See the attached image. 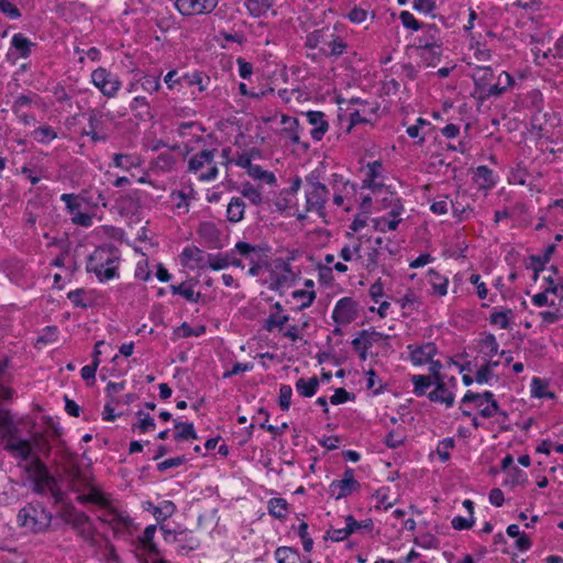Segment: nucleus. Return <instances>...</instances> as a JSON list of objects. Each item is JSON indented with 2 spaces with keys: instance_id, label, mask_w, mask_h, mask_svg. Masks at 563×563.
Instances as JSON below:
<instances>
[{
  "instance_id": "f257e3e1",
  "label": "nucleus",
  "mask_w": 563,
  "mask_h": 563,
  "mask_svg": "<svg viewBox=\"0 0 563 563\" xmlns=\"http://www.w3.org/2000/svg\"><path fill=\"white\" fill-rule=\"evenodd\" d=\"M77 500L80 504H95L100 507V515L98 519L109 526L115 536L130 532L133 526V521L129 515L120 511L113 504L110 495L101 492L95 486L88 487L87 494H79Z\"/></svg>"
},
{
  "instance_id": "f03ea898",
  "label": "nucleus",
  "mask_w": 563,
  "mask_h": 563,
  "mask_svg": "<svg viewBox=\"0 0 563 563\" xmlns=\"http://www.w3.org/2000/svg\"><path fill=\"white\" fill-rule=\"evenodd\" d=\"M121 253L112 244H103L95 249L87 262V272L93 273L101 283L119 278Z\"/></svg>"
},
{
  "instance_id": "7ed1b4c3",
  "label": "nucleus",
  "mask_w": 563,
  "mask_h": 563,
  "mask_svg": "<svg viewBox=\"0 0 563 563\" xmlns=\"http://www.w3.org/2000/svg\"><path fill=\"white\" fill-rule=\"evenodd\" d=\"M305 46L311 49L318 48L325 57L338 58L342 56L347 44L338 35L335 29L329 26L314 30L306 36Z\"/></svg>"
},
{
  "instance_id": "20e7f679",
  "label": "nucleus",
  "mask_w": 563,
  "mask_h": 563,
  "mask_svg": "<svg viewBox=\"0 0 563 563\" xmlns=\"http://www.w3.org/2000/svg\"><path fill=\"white\" fill-rule=\"evenodd\" d=\"M52 521L53 514L40 501L26 504L16 515L18 526L34 534L47 532Z\"/></svg>"
},
{
  "instance_id": "39448f33",
  "label": "nucleus",
  "mask_w": 563,
  "mask_h": 563,
  "mask_svg": "<svg viewBox=\"0 0 563 563\" xmlns=\"http://www.w3.org/2000/svg\"><path fill=\"white\" fill-rule=\"evenodd\" d=\"M329 194V189L319 180V175L316 172L306 176L305 197L307 212H316L320 217H324Z\"/></svg>"
},
{
  "instance_id": "423d86ee",
  "label": "nucleus",
  "mask_w": 563,
  "mask_h": 563,
  "mask_svg": "<svg viewBox=\"0 0 563 563\" xmlns=\"http://www.w3.org/2000/svg\"><path fill=\"white\" fill-rule=\"evenodd\" d=\"M217 150H201L188 159V173L196 175L200 181L216 180L219 168L214 161Z\"/></svg>"
},
{
  "instance_id": "0eeeda50",
  "label": "nucleus",
  "mask_w": 563,
  "mask_h": 563,
  "mask_svg": "<svg viewBox=\"0 0 563 563\" xmlns=\"http://www.w3.org/2000/svg\"><path fill=\"white\" fill-rule=\"evenodd\" d=\"M0 426L7 429L3 433L5 439L4 450L13 454L21 461L32 460L36 457L33 453V444L30 440L22 439L19 435V430L12 426L7 418H0Z\"/></svg>"
},
{
  "instance_id": "6e6552de",
  "label": "nucleus",
  "mask_w": 563,
  "mask_h": 563,
  "mask_svg": "<svg viewBox=\"0 0 563 563\" xmlns=\"http://www.w3.org/2000/svg\"><path fill=\"white\" fill-rule=\"evenodd\" d=\"M421 30L422 35L416 38V47L421 51L420 56L424 58L429 54L439 57L442 47L440 29L435 24H424Z\"/></svg>"
},
{
  "instance_id": "1a4fd4ad",
  "label": "nucleus",
  "mask_w": 563,
  "mask_h": 563,
  "mask_svg": "<svg viewBox=\"0 0 563 563\" xmlns=\"http://www.w3.org/2000/svg\"><path fill=\"white\" fill-rule=\"evenodd\" d=\"M90 81L107 98H114L122 86L118 75L104 67L96 68L90 75Z\"/></svg>"
},
{
  "instance_id": "9d476101",
  "label": "nucleus",
  "mask_w": 563,
  "mask_h": 563,
  "mask_svg": "<svg viewBox=\"0 0 563 563\" xmlns=\"http://www.w3.org/2000/svg\"><path fill=\"white\" fill-rule=\"evenodd\" d=\"M174 132L181 139V144L187 153L197 150L198 145L205 140V129L197 122L179 123Z\"/></svg>"
},
{
  "instance_id": "9b49d317",
  "label": "nucleus",
  "mask_w": 563,
  "mask_h": 563,
  "mask_svg": "<svg viewBox=\"0 0 563 563\" xmlns=\"http://www.w3.org/2000/svg\"><path fill=\"white\" fill-rule=\"evenodd\" d=\"M295 279L291 265L284 258H275L269 266V288L277 290Z\"/></svg>"
},
{
  "instance_id": "f8f14e48",
  "label": "nucleus",
  "mask_w": 563,
  "mask_h": 563,
  "mask_svg": "<svg viewBox=\"0 0 563 563\" xmlns=\"http://www.w3.org/2000/svg\"><path fill=\"white\" fill-rule=\"evenodd\" d=\"M361 489V484L354 477V470L346 468L341 479H334L329 485L330 497L339 500L346 498Z\"/></svg>"
},
{
  "instance_id": "ddd939ff",
  "label": "nucleus",
  "mask_w": 563,
  "mask_h": 563,
  "mask_svg": "<svg viewBox=\"0 0 563 563\" xmlns=\"http://www.w3.org/2000/svg\"><path fill=\"white\" fill-rule=\"evenodd\" d=\"M358 314V303L351 297L339 299L332 311V319L335 323L346 325L353 322Z\"/></svg>"
},
{
  "instance_id": "4468645a",
  "label": "nucleus",
  "mask_w": 563,
  "mask_h": 563,
  "mask_svg": "<svg viewBox=\"0 0 563 563\" xmlns=\"http://www.w3.org/2000/svg\"><path fill=\"white\" fill-rule=\"evenodd\" d=\"M219 0H176L175 8L183 15H200L211 13Z\"/></svg>"
},
{
  "instance_id": "2eb2a0df",
  "label": "nucleus",
  "mask_w": 563,
  "mask_h": 563,
  "mask_svg": "<svg viewBox=\"0 0 563 563\" xmlns=\"http://www.w3.org/2000/svg\"><path fill=\"white\" fill-rule=\"evenodd\" d=\"M347 242L343 244L339 252V256L344 262H356L363 258L362 250L364 249L365 243H372V239L366 235H351L347 234Z\"/></svg>"
},
{
  "instance_id": "dca6fc26",
  "label": "nucleus",
  "mask_w": 563,
  "mask_h": 563,
  "mask_svg": "<svg viewBox=\"0 0 563 563\" xmlns=\"http://www.w3.org/2000/svg\"><path fill=\"white\" fill-rule=\"evenodd\" d=\"M35 475L33 478V492L38 495H46L56 484L57 479L49 474L45 464L40 457L34 459Z\"/></svg>"
},
{
  "instance_id": "f3484780",
  "label": "nucleus",
  "mask_w": 563,
  "mask_h": 563,
  "mask_svg": "<svg viewBox=\"0 0 563 563\" xmlns=\"http://www.w3.org/2000/svg\"><path fill=\"white\" fill-rule=\"evenodd\" d=\"M407 350L409 352V360L415 366L427 364L438 353V349L432 342L421 345L409 344Z\"/></svg>"
},
{
  "instance_id": "a211bd4d",
  "label": "nucleus",
  "mask_w": 563,
  "mask_h": 563,
  "mask_svg": "<svg viewBox=\"0 0 563 563\" xmlns=\"http://www.w3.org/2000/svg\"><path fill=\"white\" fill-rule=\"evenodd\" d=\"M70 526L85 541L91 544L95 543L96 529L89 516H87L85 512L78 510L74 515V519Z\"/></svg>"
},
{
  "instance_id": "6ab92c4d",
  "label": "nucleus",
  "mask_w": 563,
  "mask_h": 563,
  "mask_svg": "<svg viewBox=\"0 0 563 563\" xmlns=\"http://www.w3.org/2000/svg\"><path fill=\"white\" fill-rule=\"evenodd\" d=\"M383 338L386 339L388 335H384L376 331L362 330L358 332L357 336L353 339L352 345L357 352H360L361 358L365 360L367 357L368 350L375 342Z\"/></svg>"
},
{
  "instance_id": "aec40b11",
  "label": "nucleus",
  "mask_w": 563,
  "mask_h": 563,
  "mask_svg": "<svg viewBox=\"0 0 563 563\" xmlns=\"http://www.w3.org/2000/svg\"><path fill=\"white\" fill-rule=\"evenodd\" d=\"M402 212L404 206L397 200V203L393 206L391 210L387 214L382 216L375 220V229L384 233L397 230L399 223L401 222L399 216Z\"/></svg>"
},
{
  "instance_id": "412c9836",
  "label": "nucleus",
  "mask_w": 563,
  "mask_h": 563,
  "mask_svg": "<svg viewBox=\"0 0 563 563\" xmlns=\"http://www.w3.org/2000/svg\"><path fill=\"white\" fill-rule=\"evenodd\" d=\"M198 234L200 239L207 244L210 249H221V231L214 222L205 221L201 222L198 227Z\"/></svg>"
},
{
  "instance_id": "4be33fe9",
  "label": "nucleus",
  "mask_w": 563,
  "mask_h": 563,
  "mask_svg": "<svg viewBox=\"0 0 563 563\" xmlns=\"http://www.w3.org/2000/svg\"><path fill=\"white\" fill-rule=\"evenodd\" d=\"M558 301L563 302V286H549L531 298V302L537 307H554Z\"/></svg>"
},
{
  "instance_id": "5701e85b",
  "label": "nucleus",
  "mask_w": 563,
  "mask_h": 563,
  "mask_svg": "<svg viewBox=\"0 0 563 563\" xmlns=\"http://www.w3.org/2000/svg\"><path fill=\"white\" fill-rule=\"evenodd\" d=\"M305 117L312 126L310 131L311 137L317 142L321 141L329 130V123L325 120L324 113L321 111H308L305 113Z\"/></svg>"
},
{
  "instance_id": "b1692460",
  "label": "nucleus",
  "mask_w": 563,
  "mask_h": 563,
  "mask_svg": "<svg viewBox=\"0 0 563 563\" xmlns=\"http://www.w3.org/2000/svg\"><path fill=\"white\" fill-rule=\"evenodd\" d=\"M5 272L10 280L18 286H27L29 269L21 261L14 260L8 263Z\"/></svg>"
},
{
  "instance_id": "393cba45",
  "label": "nucleus",
  "mask_w": 563,
  "mask_h": 563,
  "mask_svg": "<svg viewBox=\"0 0 563 563\" xmlns=\"http://www.w3.org/2000/svg\"><path fill=\"white\" fill-rule=\"evenodd\" d=\"M280 124L283 125V128L279 131V134L288 139L291 144H299V120L295 117L283 114L280 118Z\"/></svg>"
},
{
  "instance_id": "a878e982",
  "label": "nucleus",
  "mask_w": 563,
  "mask_h": 563,
  "mask_svg": "<svg viewBox=\"0 0 563 563\" xmlns=\"http://www.w3.org/2000/svg\"><path fill=\"white\" fill-rule=\"evenodd\" d=\"M435 388L428 394V398L434 402L444 404L448 408L454 404V394L449 390L443 380L434 382Z\"/></svg>"
},
{
  "instance_id": "bb28decb",
  "label": "nucleus",
  "mask_w": 563,
  "mask_h": 563,
  "mask_svg": "<svg viewBox=\"0 0 563 563\" xmlns=\"http://www.w3.org/2000/svg\"><path fill=\"white\" fill-rule=\"evenodd\" d=\"M473 179L482 189H492L497 184V176L485 165L475 168Z\"/></svg>"
},
{
  "instance_id": "cd10ccee",
  "label": "nucleus",
  "mask_w": 563,
  "mask_h": 563,
  "mask_svg": "<svg viewBox=\"0 0 563 563\" xmlns=\"http://www.w3.org/2000/svg\"><path fill=\"white\" fill-rule=\"evenodd\" d=\"M174 540L178 543V553L183 555L189 554L200 545L199 539L185 530L179 531V537H174Z\"/></svg>"
},
{
  "instance_id": "c85d7f7f",
  "label": "nucleus",
  "mask_w": 563,
  "mask_h": 563,
  "mask_svg": "<svg viewBox=\"0 0 563 563\" xmlns=\"http://www.w3.org/2000/svg\"><path fill=\"white\" fill-rule=\"evenodd\" d=\"M156 526L150 525L145 528L143 533L139 537V541L144 549V551L147 552L150 555L157 556L159 554V549L157 544L154 542V537L156 533Z\"/></svg>"
},
{
  "instance_id": "c756f323",
  "label": "nucleus",
  "mask_w": 563,
  "mask_h": 563,
  "mask_svg": "<svg viewBox=\"0 0 563 563\" xmlns=\"http://www.w3.org/2000/svg\"><path fill=\"white\" fill-rule=\"evenodd\" d=\"M245 213V202L242 197H232L227 207V219L232 223L243 220Z\"/></svg>"
},
{
  "instance_id": "7c9ffc66",
  "label": "nucleus",
  "mask_w": 563,
  "mask_h": 563,
  "mask_svg": "<svg viewBox=\"0 0 563 563\" xmlns=\"http://www.w3.org/2000/svg\"><path fill=\"white\" fill-rule=\"evenodd\" d=\"M141 164V158L133 154L117 153L112 157V166L126 172L131 170L132 168L140 167Z\"/></svg>"
},
{
  "instance_id": "2f4dec72",
  "label": "nucleus",
  "mask_w": 563,
  "mask_h": 563,
  "mask_svg": "<svg viewBox=\"0 0 563 563\" xmlns=\"http://www.w3.org/2000/svg\"><path fill=\"white\" fill-rule=\"evenodd\" d=\"M494 74L489 66H478L473 71V79L476 91L481 95L484 89L489 85Z\"/></svg>"
},
{
  "instance_id": "473e14b6",
  "label": "nucleus",
  "mask_w": 563,
  "mask_h": 563,
  "mask_svg": "<svg viewBox=\"0 0 563 563\" xmlns=\"http://www.w3.org/2000/svg\"><path fill=\"white\" fill-rule=\"evenodd\" d=\"M428 282L432 287L433 294L445 296L448 292L449 279L434 269L428 271Z\"/></svg>"
},
{
  "instance_id": "72a5a7b5",
  "label": "nucleus",
  "mask_w": 563,
  "mask_h": 563,
  "mask_svg": "<svg viewBox=\"0 0 563 563\" xmlns=\"http://www.w3.org/2000/svg\"><path fill=\"white\" fill-rule=\"evenodd\" d=\"M175 434L174 438L176 441H186V440H196L197 432L194 428V423L180 422L178 420H174Z\"/></svg>"
},
{
  "instance_id": "f704fd0d",
  "label": "nucleus",
  "mask_w": 563,
  "mask_h": 563,
  "mask_svg": "<svg viewBox=\"0 0 563 563\" xmlns=\"http://www.w3.org/2000/svg\"><path fill=\"white\" fill-rule=\"evenodd\" d=\"M150 506L153 507V516L157 522H163L167 520L176 511V506L170 500H163L158 504V506H153L150 503Z\"/></svg>"
},
{
  "instance_id": "c9c22d12",
  "label": "nucleus",
  "mask_w": 563,
  "mask_h": 563,
  "mask_svg": "<svg viewBox=\"0 0 563 563\" xmlns=\"http://www.w3.org/2000/svg\"><path fill=\"white\" fill-rule=\"evenodd\" d=\"M549 310H543L538 313L542 324L550 325L563 319V306L558 301L554 307H549Z\"/></svg>"
},
{
  "instance_id": "e433bc0d",
  "label": "nucleus",
  "mask_w": 563,
  "mask_h": 563,
  "mask_svg": "<svg viewBox=\"0 0 563 563\" xmlns=\"http://www.w3.org/2000/svg\"><path fill=\"white\" fill-rule=\"evenodd\" d=\"M18 486L16 482L10 481L9 485L0 492V507L9 506L20 500Z\"/></svg>"
},
{
  "instance_id": "4c0bfd02",
  "label": "nucleus",
  "mask_w": 563,
  "mask_h": 563,
  "mask_svg": "<svg viewBox=\"0 0 563 563\" xmlns=\"http://www.w3.org/2000/svg\"><path fill=\"white\" fill-rule=\"evenodd\" d=\"M295 387L300 396L312 397L319 388V380L317 377H311L309 379L299 378L296 382Z\"/></svg>"
},
{
  "instance_id": "58836bf2",
  "label": "nucleus",
  "mask_w": 563,
  "mask_h": 563,
  "mask_svg": "<svg viewBox=\"0 0 563 563\" xmlns=\"http://www.w3.org/2000/svg\"><path fill=\"white\" fill-rule=\"evenodd\" d=\"M267 510L274 518L284 519L288 511V503L280 497L271 498L267 503Z\"/></svg>"
},
{
  "instance_id": "ea45409f",
  "label": "nucleus",
  "mask_w": 563,
  "mask_h": 563,
  "mask_svg": "<svg viewBox=\"0 0 563 563\" xmlns=\"http://www.w3.org/2000/svg\"><path fill=\"white\" fill-rule=\"evenodd\" d=\"M275 3V0H245V7L253 16H262Z\"/></svg>"
},
{
  "instance_id": "a19ab883",
  "label": "nucleus",
  "mask_w": 563,
  "mask_h": 563,
  "mask_svg": "<svg viewBox=\"0 0 563 563\" xmlns=\"http://www.w3.org/2000/svg\"><path fill=\"white\" fill-rule=\"evenodd\" d=\"M11 45L18 51L20 57L26 58L30 56L31 47L34 46V43L23 34L16 33L12 36Z\"/></svg>"
},
{
  "instance_id": "79ce46f5",
  "label": "nucleus",
  "mask_w": 563,
  "mask_h": 563,
  "mask_svg": "<svg viewBox=\"0 0 563 563\" xmlns=\"http://www.w3.org/2000/svg\"><path fill=\"white\" fill-rule=\"evenodd\" d=\"M67 298L75 307L87 309L92 305L91 296L82 288L71 290L67 294Z\"/></svg>"
},
{
  "instance_id": "37998d69",
  "label": "nucleus",
  "mask_w": 563,
  "mask_h": 563,
  "mask_svg": "<svg viewBox=\"0 0 563 563\" xmlns=\"http://www.w3.org/2000/svg\"><path fill=\"white\" fill-rule=\"evenodd\" d=\"M481 352L486 356H494L498 353L499 344L497 342L496 336L493 333H484L483 338L479 341Z\"/></svg>"
},
{
  "instance_id": "c03bdc74",
  "label": "nucleus",
  "mask_w": 563,
  "mask_h": 563,
  "mask_svg": "<svg viewBox=\"0 0 563 563\" xmlns=\"http://www.w3.org/2000/svg\"><path fill=\"white\" fill-rule=\"evenodd\" d=\"M484 401L492 402L496 401L494 398V394L489 390L484 391L483 394L473 393L467 390L462 398L463 404L474 402L476 407H483Z\"/></svg>"
},
{
  "instance_id": "a18cd8bd",
  "label": "nucleus",
  "mask_w": 563,
  "mask_h": 563,
  "mask_svg": "<svg viewBox=\"0 0 563 563\" xmlns=\"http://www.w3.org/2000/svg\"><path fill=\"white\" fill-rule=\"evenodd\" d=\"M230 265V261L227 256L218 255V254H207L206 258L203 257L202 264L200 267L208 266L213 271H221L227 268Z\"/></svg>"
},
{
  "instance_id": "49530a36",
  "label": "nucleus",
  "mask_w": 563,
  "mask_h": 563,
  "mask_svg": "<svg viewBox=\"0 0 563 563\" xmlns=\"http://www.w3.org/2000/svg\"><path fill=\"white\" fill-rule=\"evenodd\" d=\"M274 555L277 563H297L299 559L298 551L289 547H278Z\"/></svg>"
},
{
  "instance_id": "de8ad7c7",
  "label": "nucleus",
  "mask_w": 563,
  "mask_h": 563,
  "mask_svg": "<svg viewBox=\"0 0 563 563\" xmlns=\"http://www.w3.org/2000/svg\"><path fill=\"white\" fill-rule=\"evenodd\" d=\"M130 109L135 113V117H137L139 119H145L151 114L147 99L143 96H137L133 98V100L130 103Z\"/></svg>"
},
{
  "instance_id": "09e8293b",
  "label": "nucleus",
  "mask_w": 563,
  "mask_h": 563,
  "mask_svg": "<svg viewBox=\"0 0 563 563\" xmlns=\"http://www.w3.org/2000/svg\"><path fill=\"white\" fill-rule=\"evenodd\" d=\"M512 311L510 309L504 311H495L489 316V322L493 325L498 327L503 330H508L511 328L510 316Z\"/></svg>"
},
{
  "instance_id": "8fccbe9b",
  "label": "nucleus",
  "mask_w": 563,
  "mask_h": 563,
  "mask_svg": "<svg viewBox=\"0 0 563 563\" xmlns=\"http://www.w3.org/2000/svg\"><path fill=\"white\" fill-rule=\"evenodd\" d=\"M60 200L65 203L67 213L74 217L77 212H79L84 198L76 194H63L60 196Z\"/></svg>"
},
{
  "instance_id": "3c124183",
  "label": "nucleus",
  "mask_w": 563,
  "mask_h": 563,
  "mask_svg": "<svg viewBox=\"0 0 563 563\" xmlns=\"http://www.w3.org/2000/svg\"><path fill=\"white\" fill-rule=\"evenodd\" d=\"M291 297L300 301V305L298 306L297 310H302L310 307L316 299V291L307 289H297L291 292Z\"/></svg>"
},
{
  "instance_id": "603ef678",
  "label": "nucleus",
  "mask_w": 563,
  "mask_h": 563,
  "mask_svg": "<svg viewBox=\"0 0 563 563\" xmlns=\"http://www.w3.org/2000/svg\"><path fill=\"white\" fill-rule=\"evenodd\" d=\"M34 140L41 144H48L57 137L56 131L49 125H42L32 132Z\"/></svg>"
},
{
  "instance_id": "864d4df0",
  "label": "nucleus",
  "mask_w": 563,
  "mask_h": 563,
  "mask_svg": "<svg viewBox=\"0 0 563 563\" xmlns=\"http://www.w3.org/2000/svg\"><path fill=\"white\" fill-rule=\"evenodd\" d=\"M136 416L139 417V421L132 426L133 430H137L140 433H146L155 429V421L148 413H145L143 410H139Z\"/></svg>"
},
{
  "instance_id": "5fc2aeb1",
  "label": "nucleus",
  "mask_w": 563,
  "mask_h": 563,
  "mask_svg": "<svg viewBox=\"0 0 563 563\" xmlns=\"http://www.w3.org/2000/svg\"><path fill=\"white\" fill-rule=\"evenodd\" d=\"M235 250L241 256L249 258L251 262H255L260 258V249L247 242L239 241L235 244Z\"/></svg>"
},
{
  "instance_id": "6e6d98bb",
  "label": "nucleus",
  "mask_w": 563,
  "mask_h": 563,
  "mask_svg": "<svg viewBox=\"0 0 563 563\" xmlns=\"http://www.w3.org/2000/svg\"><path fill=\"white\" fill-rule=\"evenodd\" d=\"M379 250L377 246H368L363 255L362 266L367 272H373L378 266Z\"/></svg>"
},
{
  "instance_id": "4d7b16f0",
  "label": "nucleus",
  "mask_w": 563,
  "mask_h": 563,
  "mask_svg": "<svg viewBox=\"0 0 563 563\" xmlns=\"http://www.w3.org/2000/svg\"><path fill=\"white\" fill-rule=\"evenodd\" d=\"M332 181L331 186L334 192L338 191H345V194H354L355 192V184L344 179L342 175L339 174H332L331 175Z\"/></svg>"
},
{
  "instance_id": "13d9d810",
  "label": "nucleus",
  "mask_w": 563,
  "mask_h": 563,
  "mask_svg": "<svg viewBox=\"0 0 563 563\" xmlns=\"http://www.w3.org/2000/svg\"><path fill=\"white\" fill-rule=\"evenodd\" d=\"M411 382L413 384V393L418 397L424 396L428 388L434 384V379L431 380V378L426 375H413Z\"/></svg>"
},
{
  "instance_id": "bf43d9fd",
  "label": "nucleus",
  "mask_w": 563,
  "mask_h": 563,
  "mask_svg": "<svg viewBox=\"0 0 563 563\" xmlns=\"http://www.w3.org/2000/svg\"><path fill=\"white\" fill-rule=\"evenodd\" d=\"M289 321V316L272 312L265 321L264 329L272 332L275 329L282 330Z\"/></svg>"
},
{
  "instance_id": "052dcab7",
  "label": "nucleus",
  "mask_w": 563,
  "mask_h": 563,
  "mask_svg": "<svg viewBox=\"0 0 563 563\" xmlns=\"http://www.w3.org/2000/svg\"><path fill=\"white\" fill-rule=\"evenodd\" d=\"M397 302L401 309L417 310L420 306L419 296L412 289L407 290Z\"/></svg>"
},
{
  "instance_id": "680f3d73",
  "label": "nucleus",
  "mask_w": 563,
  "mask_h": 563,
  "mask_svg": "<svg viewBox=\"0 0 563 563\" xmlns=\"http://www.w3.org/2000/svg\"><path fill=\"white\" fill-rule=\"evenodd\" d=\"M249 174L255 178L265 181L266 184H274L276 177L272 172L263 169L260 165H253L249 169Z\"/></svg>"
},
{
  "instance_id": "e2e57ef3",
  "label": "nucleus",
  "mask_w": 563,
  "mask_h": 563,
  "mask_svg": "<svg viewBox=\"0 0 563 563\" xmlns=\"http://www.w3.org/2000/svg\"><path fill=\"white\" fill-rule=\"evenodd\" d=\"M242 198L247 199L252 205L258 206L263 201V196L260 189L252 185H246L241 190Z\"/></svg>"
},
{
  "instance_id": "0e129e2a",
  "label": "nucleus",
  "mask_w": 563,
  "mask_h": 563,
  "mask_svg": "<svg viewBox=\"0 0 563 563\" xmlns=\"http://www.w3.org/2000/svg\"><path fill=\"white\" fill-rule=\"evenodd\" d=\"M170 199L174 203L175 209H177L178 211H189L188 197L183 190H174L170 194Z\"/></svg>"
},
{
  "instance_id": "69168bd1",
  "label": "nucleus",
  "mask_w": 563,
  "mask_h": 563,
  "mask_svg": "<svg viewBox=\"0 0 563 563\" xmlns=\"http://www.w3.org/2000/svg\"><path fill=\"white\" fill-rule=\"evenodd\" d=\"M140 81L142 89L150 93L158 91L162 87L159 76L144 75Z\"/></svg>"
},
{
  "instance_id": "338daca9",
  "label": "nucleus",
  "mask_w": 563,
  "mask_h": 563,
  "mask_svg": "<svg viewBox=\"0 0 563 563\" xmlns=\"http://www.w3.org/2000/svg\"><path fill=\"white\" fill-rule=\"evenodd\" d=\"M292 388L289 385H282L278 394V405L283 411H287L291 404Z\"/></svg>"
},
{
  "instance_id": "774afa93",
  "label": "nucleus",
  "mask_w": 563,
  "mask_h": 563,
  "mask_svg": "<svg viewBox=\"0 0 563 563\" xmlns=\"http://www.w3.org/2000/svg\"><path fill=\"white\" fill-rule=\"evenodd\" d=\"M454 445L455 442L453 438H444L439 442L437 453L442 462L450 460V450H452Z\"/></svg>"
}]
</instances>
